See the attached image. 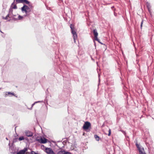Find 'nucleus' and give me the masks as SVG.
<instances>
[{
    "mask_svg": "<svg viewBox=\"0 0 154 154\" xmlns=\"http://www.w3.org/2000/svg\"><path fill=\"white\" fill-rule=\"evenodd\" d=\"M94 137L97 141H98L99 140V137L97 135L95 134L94 135Z\"/></svg>",
    "mask_w": 154,
    "mask_h": 154,
    "instance_id": "15",
    "label": "nucleus"
},
{
    "mask_svg": "<svg viewBox=\"0 0 154 154\" xmlns=\"http://www.w3.org/2000/svg\"><path fill=\"white\" fill-rule=\"evenodd\" d=\"M146 5L147 6V8L148 9L150 8L151 6L150 5L149 3L148 2H146Z\"/></svg>",
    "mask_w": 154,
    "mask_h": 154,
    "instance_id": "14",
    "label": "nucleus"
},
{
    "mask_svg": "<svg viewBox=\"0 0 154 154\" xmlns=\"http://www.w3.org/2000/svg\"><path fill=\"white\" fill-rule=\"evenodd\" d=\"M10 151L11 152H13L16 153L18 151V150L16 149V148L14 146H11L10 147Z\"/></svg>",
    "mask_w": 154,
    "mask_h": 154,
    "instance_id": "6",
    "label": "nucleus"
},
{
    "mask_svg": "<svg viewBox=\"0 0 154 154\" xmlns=\"http://www.w3.org/2000/svg\"><path fill=\"white\" fill-rule=\"evenodd\" d=\"M8 17L6 16L5 17H2V18L3 19H5V20H7L8 19Z\"/></svg>",
    "mask_w": 154,
    "mask_h": 154,
    "instance_id": "24",
    "label": "nucleus"
},
{
    "mask_svg": "<svg viewBox=\"0 0 154 154\" xmlns=\"http://www.w3.org/2000/svg\"><path fill=\"white\" fill-rule=\"evenodd\" d=\"M36 103H35V102L34 103H33L32 105V106L30 108H28V109H29L30 110H31L32 109V107L34 106V105Z\"/></svg>",
    "mask_w": 154,
    "mask_h": 154,
    "instance_id": "20",
    "label": "nucleus"
},
{
    "mask_svg": "<svg viewBox=\"0 0 154 154\" xmlns=\"http://www.w3.org/2000/svg\"><path fill=\"white\" fill-rule=\"evenodd\" d=\"M65 152L64 150H60L57 152V154H65Z\"/></svg>",
    "mask_w": 154,
    "mask_h": 154,
    "instance_id": "13",
    "label": "nucleus"
},
{
    "mask_svg": "<svg viewBox=\"0 0 154 154\" xmlns=\"http://www.w3.org/2000/svg\"><path fill=\"white\" fill-rule=\"evenodd\" d=\"M10 13H9L8 14H7V15L6 16H7L8 17H9V15H10Z\"/></svg>",
    "mask_w": 154,
    "mask_h": 154,
    "instance_id": "31",
    "label": "nucleus"
},
{
    "mask_svg": "<svg viewBox=\"0 0 154 154\" xmlns=\"http://www.w3.org/2000/svg\"><path fill=\"white\" fill-rule=\"evenodd\" d=\"M22 3H25L27 5H29L30 4V2L27 0H22Z\"/></svg>",
    "mask_w": 154,
    "mask_h": 154,
    "instance_id": "12",
    "label": "nucleus"
},
{
    "mask_svg": "<svg viewBox=\"0 0 154 154\" xmlns=\"http://www.w3.org/2000/svg\"><path fill=\"white\" fill-rule=\"evenodd\" d=\"M31 154H38L35 152L34 151H32L31 152Z\"/></svg>",
    "mask_w": 154,
    "mask_h": 154,
    "instance_id": "23",
    "label": "nucleus"
},
{
    "mask_svg": "<svg viewBox=\"0 0 154 154\" xmlns=\"http://www.w3.org/2000/svg\"><path fill=\"white\" fill-rule=\"evenodd\" d=\"M70 27L71 29V32L73 35L74 42L75 43L76 42V40L77 38V34L76 32L73 29L72 27V25H71Z\"/></svg>",
    "mask_w": 154,
    "mask_h": 154,
    "instance_id": "2",
    "label": "nucleus"
},
{
    "mask_svg": "<svg viewBox=\"0 0 154 154\" xmlns=\"http://www.w3.org/2000/svg\"><path fill=\"white\" fill-rule=\"evenodd\" d=\"M21 10L23 13H26V14L24 15V17L29 15V12L31 11L30 8L25 4H24L23 6L21 8Z\"/></svg>",
    "mask_w": 154,
    "mask_h": 154,
    "instance_id": "1",
    "label": "nucleus"
},
{
    "mask_svg": "<svg viewBox=\"0 0 154 154\" xmlns=\"http://www.w3.org/2000/svg\"><path fill=\"white\" fill-rule=\"evenodd\" d=\"M27 150V148H24L23 149L20 150L16 154H25Z\"/></svg>",
    "mask_w": 154,
    "mask_h": 154,
    "instance_id": "8",
    "label": "nucleus"
},
{
    "mask_svg": "<svg viewBox=\"0 0 154 154\" xmlns=\"http://www.w3.org/2000/svg\"><path fill=\"white\" fill-rule=\"evenodd\" d=\"M6 139L7 140H8V138H7V137H6Z\"/></svg>",
    "mask_w": 154,
    "mask_h": 154,
    "instance_id": "34",
    "label": "nucleus"
},
{
    "mask_svg": "<svg viewBox=\"0 0 154 154\" xmlns=\"http://www.w3.org/2000/svg\"><path fill=\"white\" fill-rule=\"evenodd\" d=\"M99 43H100L101 44H103L102 43H101V42H99Z\"/></svg>",
    "mask_w": 154,
    "mask_h": 154,
    "instance_id": "32",
    "label": "nucleus"
},
{
    "mask_svg": "<svg viewBox=\"0 0 154 154\" xmlns=\"http://www.w3.org/2000/svg\"><path fill=\"white\" fill-rule=\"evenodd\" d=\"M35 140L38 141L39 143H45L47 142V139L45 138H42L41 137L39 139L36 138L35 139Z\"/></svg>",
    "mask_w": 154,
    "mask_h": 154,
    "instance_id": "4",
    "label": "nucleus"
},
{
    "mask_svg": "<svg viewBox=\"0 0 154 154\" xmlns=\"http://www.w3.org/2000/svg\"><path fill=\"white\" fill-rule=\"evenodd\" d=\"M136 147H137L138 149H139L140 148V147H141V146H140V145L138 144L137 143H136Z\"/></svg>",
    "mask_w": 154,
    "mask_h": 154,
    "instance_id": "19",
    "label": "nucleus"
},
{
    "mask_svg": "<svg viewBox=\"0 0 154 154\" xmlns=\"http://www.w3.org/2000/svg\"><path fill=\"white\" fill-rule=\"evenodd\" d=\"M9 154H16L15 153H13V152H10Z\"/></svg>",
    "mask_w": 154,
    "mask_h": 154,
    "instance_id": "30",
    "label": "nucleus"
},
{
    "mask_svg": "<svg viewBox=\"0 0 154 154\" xmlns=\"http://www.w3.org/2000/svg\"><path fill=\"white\" fill-rule=\"evenodd\" d=\"M95 40L97 41L98 42H99V43L100 42V41L99 40L98 38H97V39L96 38H95Z\"/></svg>",
    "mask_w": 154,
    "mask_h": 154,
    "instance_id": "26",
    "label": "nucleus"
},
{
    "mask_svg": "<svg viewBox=\"0 0 154 154\" xmlns=\"http://www.w3.org/2000/svg\"><path fill=\"white\" fill-rule=\"evenodd\" d=\"M93 32L94 36L95 38H96V39H97L98 33L97 32V30L96 29H94L93 30Z\"/></svg>",
    "mask_w": 154,
    "mask_h": 154,
    "instance_id": "10",
    "label": "nucleus"
},
{
    "mask_svg": "<svg viewBox=\"0 0 154 154\" xmlns=\"http://www.w3.org/2000/svg\"><path fill=\"white\" fill-rule=\"evenodd\" d=\"M7 93H8V94H6V95H12L15 96L14 94L13 93H11L10 92H7Z\"/></svg>",
    "mask_w": 154,
    "mask_h": 154,
    "instance_id": "17",
    "label": "nucleus"
},
{
    "mask_svg": "<svg viewBox=\"0 0 154 154\" xmlns=\"http://www.w3.org/2000/svg\"><path fill=\"white\" fill-rule=\"evenodd\" d=\"M149 12L150 14L151 13V10H150V8L148 9Z\"/></svg>",
    "mask_w": 154,
    "mask_h": 154,
    "instance_id": "29",
    "label": "nucleus"
},
{
    "mask_svg": "<svg viewBox=\"0 0 154 154\" xmlns=\"http://www.w3.org/2000/svg\"><path fill=\"white\" fill-rule=\"evenodd\" d=\"M139 152V154H145V153L144 151V149L143 147H141L139 149H138Z\"/></svg>",
    "mask_w": 154,
    "mask_h": 154,
    "instance_id": "9",
    "label": "nucleus"
},
{
    "mask_svg": "<svg viewBox=\"0 0 154 154\" xmlns=\"http://www.w3.org/2000/svg\"><path fill=\"white\" fill-rule=\"evenodd\" d=\"M143 21H142L141 22V25H140V27H141V28L142 27V24H143Z\"/></svg>",
    "mask_w": 154,
    "mask_h": 154,
    "instance_id": "25",
    "label": "nucleus"
},
{
    "mask_svg": "<svg viewBox=\"0 0 154 154\" xmlns=\"http://www.w3.org/2000/svg\"><path fill=\"white\" fill-rule=\"evenodd\" d=\"M17 15H18V18L17 19L15 18H13L14 19V20H22L23 19V17L22 16H21L20 15H19L18 14H17Z\"/></svg>",
    "mask_w": 154,
    "mask_h": 154,
    "instance_id": "11",
    "label": "nucleus"
},
{
    "mask_svg": "<svg viewBox=\"0 0 154 154\" xmlns=\"http://www.w3.org/2000/svg\"><path fill=\"white\" fill-rule=\"evenodd\" d=\"M12 8L13 9H16L17 8V6H16V5H15L13 7H12Z\"/></svg>",
    "mask_w": 154,
    "mask_h": 154,
    "instance_id": "21",
    "label": "nucleus"
},
{
    "mask_svg": "<svg viewBox=\"0 0 154 154\" xmlns=\"http://www.w3.org/2000/svg\"><path fill=\"white\" fill-rule=\"evenodd\" d=\"M25 134H26V135L29 137H32V135L33 134L32 133L29 131H25Z\"/></svg>",
    "mask_w": 154,
    "mask_h": 154,
    "instance_id": "7",
    "label": "nucleus"
},
{
    "mask_svg": "<svg viewBox=\"0 0 154 154\" xmlns=\"http://www.w3.org/2000/svg\"><path fill=\"white\" fill-rule=\"evenodd\" d=\"M45 152L47 154H55L54 152L51 148H46Z\"/></svg>",
    "mask_w": 154,
    "mask_h": 154,
    "instance_id": "5",
    "label": "nucleus"
},
{
    "mask_svg": "<svg viewBox=\"0 0 154 154\" xmlns=\"http://www.w3.org/2000/svg\"><path fill=\"white\" fill-rule=\"evenodd\" d=\"M111 134V130L110 129H109V133H108V135L109 136L110 135V134Z\"/></svg>",
    "mask_w": 154,
    "mask_h": 154,
    "instance_id": "22",
    "label": "nucleus"
},
{
    "mask_svg": "<svg viewBox=\"0 0 154 154\" xmlns=\"http://www.w3.org/2000/svg\"><path fill=\"white\" fill-rule=\"evenodd\" d=\"M13 17L16 16V15H13Z\"/></svg>",
    "mask_w": 154,
    "mask_h": 154,
    "instance_id": "33",
    "label": "nucleus"
},
{
    "mask_svg": "<svg viewBox=\"0 0 154 154\" xmlns=\"http://www.w3.org/2000/svg\"><path fill=\"white\" fill-rule=\"evenodd\" d=\"M18 138H15L13 139V143H15L17 142L18 140Z\"/></svg>",
    "mask_w": 154,
    "mask_h": 154,
    "instance_id": "16",
    "label": "nucleus"
},
{
    "mask_svg": "<svg viewBox=\"0 0 154 154\" xmlns=\"http://www.w3.org/2000/svg\"><path fill=\"white\" fill-rule=\"evenodd\" d=\"M0 32H1L2 33V32L1 31H0Z\"/></svg>",
    "mask_w": 154,
    "mask_h": 154,
    "instance_id": "35",
    "label": "nucleus"
},
{
    "mask_svg": "<svg viewBox=\"0 0 154 154\" xmlns=\"http://www.w3.org/2000/svg\"><path fill=\"white\" fill-rule=\"evenodd\" d=\"M65 154H71L70 152H66Z\"/></svg>",
    "mask_w": 154,
    "mask_h": 154,
    "instance_id": "27",
    "label": "nucleus"
},
{
    "mask_svg": "<svg viewBox=\"0 0 154 154\" xmlns=\"http://www.w3.org/2000/svg\"><path fill=\"white\" fill-rule=\"evenodd\" d=\"M24 139V137L23 136L20 137H19V139H18V140L19 141H21Z\"/></svg>",
    "mask_w": 154,
    "mask_h": 154,
    "instance_id": "18",
    "label": "nucleus"
},
{
    "mask_svg": "<svg viewBox=\"0 0 154 154\" xmlns=\"http://www.w3.org/2000/svg\"><path fill=\"white\" fill-rule=\"evenodd\" d=\"M91 126V123L88 121L85 122L83 126V128L85 130L88 129Z\"/></svg>",
    "mask_w": 154,
    "mask_h": 154,
    "instance_id": "3",
    "label": "nucleus"
},
{
    "mask_svg": "<svg viewBox=\"0 0 154 154\" xmlns=\"http://www.w3.org/2000/svg\"><path fill=\"white\" fill-rule=\"evenodd\" d=\"M42 102H43V101H39L35 102V103H38Z\"/></svg>",
    "mask_w": 154,
    "mask_h": 154,
    "instance_id": "28",
    "label": "nucleus"
}]
</instances>
